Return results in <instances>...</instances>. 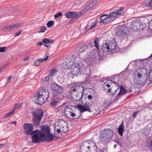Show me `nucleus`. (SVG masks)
Listing matches in <instances>:
<instances>
[{
    "instance_id": "1",
    "label": "nucleus",
    "mask_w": 152,
    "mask_h": 152,
    "mask_svg": "<svg viewBox=\"0 0 152 152\" xmlns=\"http://www.w3.org/2000/svg\"><path fill=\"white\" fill-rule=\"evenodd\" d=\"M41 127V129H38L37 132V135L36 137L34 143H37L42 140L51 142L53 140L54 138L56 137L51 133L49 126H43Z\"/></svg>"
},
{
    "instance_id": "2",
    "label": "nucleus",
    "mask_w": 152,
    "mask_h": 152,
    "mask_svg": "<svg viewBox=\"0 0 152 152\" xmlns=\"http://www.w3.org/2000/svg\"><path fill=\"white\" fill-rule=\"evenodd\" d=\"M34 124L31 123H25L24 124L23 129H24L23 133L29 135H31L32 141L31 143H35L36 137L37 136V132L38 129L33 130Z\"/></svg>"
},
{
    "instance_id": "3",
    "label": "nucleus",
    "mask_w": 152,
    "mask_h": 152,
    "mask_svg": "<svg viewBox=\"0 0 152 152\" xmlns=\"http://www.w3.org/2000/svg\"><path fill=\"white\" fill-rule=\"evenodd\" d=\"M100 141L103 144H106L108 141L111 140L113 136V130L110 129L105 128L101 132Z\"/></svg>"
},
{
    "instance_id": "4",
    "label": "nucleus",
    "mask_w": 152,
    "mask_h": 152,
    "mask_svg": "<svg viewBox=\"0 0 152 152\" xmlns=\"http://www.w3.org/2000/svg\"><path fill=\"white\" fill-rule=\"evenodd\" d=\"M44 113L43 110L41 109H37L33 112L32 121L34 126L35 127L39 125L43 117Z\"/></svg>"
},
{
    "instance_id": "5",
    "label": "nucleus",
    "mask_w": 152,
    "mask_h": 152,
    "mask_svg": "<svg viewBox=\"0 0 152 152\" xmlns=\"http://www.w3.org/2000/svg\"><path fill=\"white\" fill-rule=\"evenodd\" d=\"M129 30V28L127 26H119L116 29L115 35L118 37H126Z\"/></svg>"
},
{
    "instance_id": "6",
    "label": "nucleus",
    "mask_w": 152,
    "mask_h": 152,
    "mask_svg": "<svg viewBox=\"0 0 152 152\" xmlns=\"http://www.w3.org/2000/svg\"><path fill=\"white\" fill-rule=\"evenodd\" d=\"M50 88L54 97H56L63 92V87L55 82L52 83L50 85Z\"/></svg>"
},
{
    "instance_id": "7",
    "label": "nucleus",
    "mask_w": 152,
    "mask_h": 152,
    "mask_svg": "<svg viewBox=\"0 0 152 152\" xmlns=\"http://www.w3.org/2000/svg\"><path fill=\"white\" fill-rule=\"evenodd\" d=\"M102 53L100 52L99 48H94L88 53L86 58H93L94 56L95 57H98L99 60L101 61L103 58Z\"/></svg>"
},
{
    "instance_id": "8",
    "label": "nucleus",
    "mask_w": 152,
    "mask_h": 152,
    "mask_svg": "<svg viewBox=\"0 0 152 152\" xmlns=\"http://www.w3.org/2000/svg\"><path fill=\"white\" fill-rule=\"evenodd\" d=\"M36 96L34 97L35 98L34 99V102L39 105H42L47 100V99L44 98L40 94L37 93H36Z\"/></svg>"
},
{
    "instance_id": "9",
    "label": "nucleus",
    "mask_w": 152,
    "mask_h": 152,
    "mask_svg": "<svg viewBox=\"0 0 152 152\" xmlns=\"http://www.w3.org/2000/svg\"><path fill=\"white\" fill-rule=\"evenodd\" d=\"M120 90L119 92L117 94L115 97V101H118L121 97V96L127 93V90L122 85H120L119 87Z\"/></svg>"
},
{
    "instance_id": "10",
    "label": "nucleus",
    "mask_w": 152,
    "mask_h": 152,
    "mask_svg": "<svg viewBox=\"0 0 152 152\" xmlns=\"http://www.w3.org/2000/svg\"><path fill=\"white\" fill-rule=\"evenodd\" d=\"M139 21L137 18L134 19L131 21L130 25V29L134 31H137Z\"/></svg>"
},
{
    "instance_id": "11",
    "label": "nucleus",
    "mask_w": 152,
    "mask_h": 152,
    "mask_svg": "<svg viewBox=\"0 0 152 152\" xmlns=\"http://www.w3.org/2000/svg\"><path fill=\"white\" fill-rule=\"evenodd\" d=\"M87 142H88V146H91L92 148H90L89 149H87V152H97V146L91 140H87Z\"/></svg>"
},
{
    "instance_id": "12",
    "label": "nucleus",
    "mask_w": 152,
    "mask_h": 152,
    "mask_svg": "<svg viewBox=\"0 0 152 152\" xmlns=\"http://www.w3.org/2000/svg\"><path fill=\"white\" fill-rule=\"evenodd\" d=\"M80 87H81L83 89L82 90V91H78L76 92V94H75V100L76 102H78L80 100L82 101V98H83V94L84 93V91L85 90L84 87L83 86H80Z\"/></svg>"
},
{
    "instance_id": "13",
    "label": "nucleus",
    "mask_w": 152,
    "mask_h": 152,
    "mask_svg": "<svg viewBox=\"0 0 152 152\" xmlns=\"http://www.w3.org/2000/svg\"><path fill=\"white\" fill-rule=\"evenodd\" d=\"M119 88V86L118 84H117V86H113V85L112 86L108 89V91L107 92H111V93H110L109 95L113 96L115 94L116 91Z\"/></svg>"
},
{
    "instance_id": "14",
    "label": "nucleus",
    "mask_w": 152,
    "mask_h": 152,
    "mask_svg": "<svg viewBox=\"0 0 152 152\" xmlns=\"http://www.w3.org/2000/svg\"><path fill=\"white\" fill-rule=\"evenodd\" d=\"M84 106L82 105L81 104H79L77 105L76 107L80 111V112L83 113L85 111H88L89 112H91V110L89 108V106L87 105Z\"/></svg>"
},
{
    "instance_id": "15",
    "label": "nucleus",
    "mask_w": 152,
    "mask_h": 152,
    "mask_svg": "<svg viewBox=\"0 0 152 152\" xmlns=\"http://www.w3.org/2000/svg\"><path fill=\"white\" fill-rule=\"evenodd\" d=\"M76 109V108L74 106L66 107L65 111V114L66 117L69 118V116L71 115V113L74 112V110Z\"/></svg>"
},
{
    "instance_id": "16",
    "label": "nucleus",
    "mask_w": 152,
    "mask_h": 152,
    "mask_svg": "<svg viewBox=\"0 0 152 152\" xmlns=\"http://www.w3.org/2000/svg\"><path fill=\"white\" fill-rule=\"evenodd\" d=\"M37 93L39 94H40V95L42 96L44 98L46 99H47V100L48 99L49 95V92L48 88L45 89L42 88L41 90L39 91Z\"/></svg>"
},
{
    "instance_id": "17",
    "label": "nucleus",
    "mask_w": 152,
    "mask_h": 152,
    "mask_svg": "<svg viewBox=\"0 0 152 152\" xmlns=\"http://www.w3.org/2000/svg\"><path fill=\"white\" fill-rule=\"evenodd\" d=\"M94 2L92 1L86 5L85 7L81 11L80 15H83L88 10H90L94 6Z\"/></svg>"
},
{
    "instance_id": "18",
    "label": "nucleus",
    "mask_w": 152,
    "mask_h": 152,
    "mask_svg": "<svg viewBox=\"0 0 152 152\" xmlns=\"http://www.w3.org/2000/svg\"><path fill=\"white\" fill-rule=\"evenodd\" d=\"M82 145L80 146V152H87V149H89L90 148H92L91 146H88V142H84L82 143Z\"/></svg>"
},
{
    "instance_id": "19",
    "label": "nucleus",
    "mask_w": 152,
    "mask_h": 152,
    "mask_svg": "<svg viewBox=\"0 0 152 152\" xmlns=\"http://www.w3.org/2000/svg\"><path fill=\"white\" fill-rule=\"evenodd\" d=\"M110 81V80H107L103 85V90L106 92H107L108 89L113 85Z\"/></svg>"
},
{
    "instance_id": "20",
    "label": "nucleus",
    "mask_w": 152,
    "mask_h": 152,
    "mask_svg": "<svg viewBox=\"0 0 152 152\" xmlns=\"http://www.w3.org/2000/svg\"><path fill=\"white\" fill-rule=\"evenodd\" d=\"M77 65H78V67L79 68L80 72H81V74L83 75L86 74L87 69L84 65L82 63L80 62L77 63Z\"/></svg>"
},
{
    "instance_id": "21",
    "label": "nucleus",
    "mask_w": 152,
    "mask_h": 152,
    "mask_svg": "<svg viewBox=\"0 0 152 152\" xmlns=\"http://www.w3.org/2000/svg\"><path fill=\"white\" fill-rule=\"evenodd\" d=\"M98 60H99L98 57H95L94 56L93 58H86V61L88 65H92L96 62V61Z\"/></svg>"
},
{
    "instance_id": "22",
    "label": "nucleus",
    "mask_w": 152,
    "mask_h": 152,
    "mask_svg": "<svg viewBox=\"0 0 152 152\" xmlns=\"http://www.w3.org/2000/svg\"><path fill=\"white\" fill-rule=\"evenodd\" d=\"M42 41L44 44L45 47L48 48L49 46L47 45V44H51L53 43L54 41L55 40L50 39L47 38H44L42 40Z\"/></svg>"
},
{
    "instance_id": "23",
    "label": "nucleus",
    "mask_w": 152,
    "mask_h": 152,
    "mask_svg": "<svg viewBox=\"0 0 152 152\" xmlns=\"http://www.w3.org/2000/svg\"><path fill=\"white\" fill-rule=\"evenodd\" d=\"M49 57L48 56H47L46 58L44 59L43 58H41L39 59H37L34 63V65L36 66H38L41 64L43 61H46L47 60Z\"/></svg>"
},
{
    "instance_id": "24",
    "label": "nucleus",
    "mask_w": 152,
    "mask_h": 152,
    "mask_svg": "<svg viewBox=\"0 0 152 152\" xmlns=\"http://www.w3.org/2000/svg\"><path fill=\"white\" fill-rule=\"evenodd\" d=\"M123 121L121 124L120 125L118 130V132L121 136L123 135V132L124 131V125H123Z\"/></svg>"
},
{
    "instance_id": "25",
    "label": "nucleus",
    "mask_w": 152,
    "mask_h": 152,
    "mask_svg": "<svg viewBox=\"0 0 152 152\" xmlns=\"http://www.w3.org/2000/svg\"><path fill=\"white\" fill-rule=\"evenodd\" d=\"M71 115L69 116V118L70 119L72 120L77 119L80 118L81 114L80 112L76 114H75L74 112L71 113Z\"/></svg>"
},
{
    "instance_id": "26",
    "label": "nucleus",
    "mask_w": 152,
    "mask_h": 152,
    "mask_svg": "<svg viewBox=\"0 0 152 152\" xmlns=\"http://www.w3.org/2000/svg\"><path fill=\"white\" fill-rule=\"evenodd\" d=\"M66 104V102H64L61 105L59 106L57 109V111L61 113H65L66 107L65 105Z\"/></svg>"
},
{
    "instance_id": "27",
    "label": "nucleus",
    "mask_w": 152,
    "mask_h": 152,
    "mask_svg": "<svg viewBox=\"0 0 152 152\" xmlns=\"http://www.w3.org/2000/svg\"><path fill=\"white\" fill-rule=\"evenodd\" d=\"M78 14L75 12H68L66 13L65 15L67 18H70Z\"/></svg>"
},
{
    "instance_id": "28",
    "label": "nucleus",
    "mask_w": 152,
    "mask_h": 152,
    "mask_svg": "<svg viewBox=\"0 0 152 152\" xmlns=\"http://www.w3.org/2000/svg\"><path fill=\"white\" fill-rule=\"evenodd\" d=\"M72 72L73 73V74L75 76H77L81 74V72H80L77 65L76 66V67L72 70Z\"/></svg>"
},
{
    "instance_id": "29",
    "label": "nucleus",
    "mask_w": 152,
    "mask_h": 152,
    "mask_svg": "<svg viewBox=\"0 0 152 152\" xmlns=\"http://www.w3.org/2000/svg\"><path fill=\"white\" fill-rule=\"evenodd\" d=\"M19 26L18 24H15L10 26H7L4 28V31L9 30L12 29H13L14 28L18 27Z\"/></svg>"
},
{
    "instance_id": "30",
    "label": "nucleus",
    "mask_w": 152,
    "mask_h": 152,
    "mask_svg": "<svg viewBox=\"0 0 152 152\" xmlns=\"http://www.w3.org/2000/svg\"><path fill=\"white\" fill-rule=\"evenodd\" d=\"M80 14H78L75 16H73V17L70 18L69 21V23H72L75 21L78 18L82 15H80Z\"/></svg>"
},
{
    "instance_id": "31",
    "label": "nucleus",
    "mask_w": 152,
    "mask_h": 152,
    "mask_svg": "<svg viewBox=\"0 0 152 152\" xmlns=\"http://www.w3.org/2000/svg\"><path fill=\"white\" fill-rule=\"evenodd\" d=\"M100 48V49H106L107 50V51L108 53L110 52L111 51H114L112 53H114L115 52H118L119 51H120V48Z\"/></svg>"
},
{
    "instance_id": "32",
    "label": "nucleus",
    "mask_w": 152,
    "mask_h": 152,
    "mask_svg": "<svg viewBox=\"0 0 152 152\" xmlns=\"http://www.w3.org/2000/svg\"><path fill=\"white\" fill-rule=\"evenodd\" d=\"M139 19V21L142 23L144 24H145L147 23H149V21L147 20L145 17H140L137 18Z\"/></svg>"
},
{
    "instance_id": "33",
    "label": "nucleus",
    "mask_w": 152,
    "mask_h": 152,
    "mask_svg": "<svg viewBox=\"0 0 152 152\" xmlns=\"http://www.w3.org/2000/svg\"><path fill=\"white\" fill-rule=\"evenodd\" d=\"M139 23L137 31H142V29L145 28L146 27V25L145 24L141 22V21L139 22Z\"/></svg>"
},
{
    "instance_id": "34",
    "label": "nucleus",
    "mask_w": 152,
    "mask_h": 152,
    "mask_svg": "<svg viewBox=\"0 0 152 152\" xmlns=\"http://www.w3.org/2000/svg\"><path fill=\"white\" fill-rule=\"evenodd\" d=\"M108 42H109L110 46L111 48H116V42L114 39H113L111 40H110Z\"/></svg>"
},
{
    "instance_id": "35",
    "label": "nucleus",
    "mask_w": 152,
    "mask_h": 152,
    "mask_svg": "<svg viewBox=\"0 0 152 152\" xmlns=\"http://www.w3.org/2000/svg\"><path fill=\"white\" fill-rule=\"evenodd\" d=\"M113 20L110 17H108L107 18L105 19L104 21L100 20L99 22L100 23H102L104 24H106L109 23L110 22L113 21Z\"/></svg>"
},
{
    "instance_id": "36",
    "label": "nucleus",
    "mask_w": 152,
    "mask_h": 152,
    "mask_svg": "<svg viewBox=\"0 0 152 152\" xmlns=\"http://www.w3.org/2000/svg\"><path fill=\"white\" fill-rule=\"evenodd\" d=\"M58 72L57 69H51L50 71V74L49 76L52 77L55 75Z\"/></svg>"
},
{
    "instance_id": "37",
    "label": "nucleus",
    "mask_w": 152,
    "mask_h": 152,
    "mask_svg": "<svg viewBox=\"0 0 152 152\" xmlns=\"http://www.w3.org/2000/svg\"><path fill=\"white\" fill-rule=\"evenodd\" d=\"M97 20H96L95 22H93L91 24L90 27L87 29V31L91 30L95 28L97 24Z\"/></svg>"
},
{
    "instance_id": "38",
    "label": "nucleus",
    "mask_w": 152,
    "mask_h": 152,
    "mask_svg": "<svg viewBox=\"0 0 152 152\" xmlns=\"http://www.w3.org/2000/svg\"><path fill=\"white\" fill-rule=\"evenodd\" d=\"M90 76L89 75H88L87 77L85 80L83 81V83L84 84H90L91 82V81L90 80Z\"/></svg>"
},
{
    "instance_id": "39",
    "label": "nucleus",
    "mask_w": 152,
    "mask_h": 152,
    "mask_svg": "<svg viewBox=\"0 0 152 152\" xmlns=\"http://www.w3.org/2000/svg\"><path fill=\"white\" fill-rule=\"evenodd\" d=\"M101 39L100 38H96L94 41V46L96 48H99V42Z\"/></svg>"
},
{
    "instance_id": "40",
    "label": "nucleus",
    "mask_w": 152,
    "mask_h": 152,
    "mask_svg": "<svg viewBox=\"0 0 152 152\" xmlns=\"http://www.w3.org/2000/svg\"><path fill=\"white\" fill-rule=\"evenodd\" d=\"M124 7H121L120 9L115 10L118 15H120L122 14L124 12L123 9Z\"/></svg>"
},
{
    "instance_id": "41",
    "label": "nucleus",
    "mask_w": 152,
    "mask_h": 152,
    "mask_svg": "<svg viewBox=\"0 0 152 152\" xmlns=\"http://www.w3.org/2000/svg\"><path fill=\"white\" fill-rule=\"evenodd\" d=\"M15 110V109H14L12 111L6 113L4 116V118H6L10 116L13 113Z\"/></svg>"
},
{
    "instance_id": "42",
    "label": "nucleus",
    "mask_w": 152,
    "mask_h": 152,
    "mask_svg": "<svg viewBox=\"0 0 152 152\" xmlns=\"http://www.w3.org/2000/svg\"><path fill=\"white\" fill-rule=\"evenodd\" d=\"M108 17H110L109 15L107 14H104L102 15L100 17V20L104 21Z\"/></svg>"
},
{
    "instance_id": "43",
    "label": "nucleus",
    "mask_w": 152,
    "mask_h": 152,
    "mask_svg": "<svg viewBox=\"0 0 152 152\" xmlns=\"http://www.w3.org/2000/svg\"><path fill=\"white\" fill-rule=\"evenodd\" d=\"M62 67L65 70H68L69 69V64H67L66 62H64L62 64Z\"/></svg>"
},
{
    "instance_id": "44",
    "label": "nucleus",
    "mask_w": 152,
    "mask_h": 152,
    "mask_svg": "<svg viewBox=\"0 0 152 152\" xmlns=\"http://www.w3.org/2000/svg\"><path fill=\"white\" fill-rule=\"evenodd\" d=\"M114 141L116 143L121 147H122V145L121 139L118 138L115 140H114Z\"/></svg>"
},
{
    "instance_id": "45",
    "label": "nucleus",
    "mask_w": 152,
    "mask_h": 152,
    "mask_svg": "<svg viewBox=\"0 0 152 152\" xmlns=\"http://www.w3.org/2000/svg\"><path fill=\"white\" fill-rule=\"evenodd\" d=\"M78 89V87L75 86V87H72L69 90L70 92L72 94L73 92H75V91Z\"/></svg>"
},
{
    "instance_id": "46",
    "label": "nucleus",
    "mask_w": 152,
    "mask_h": 152,
    "mask_svg": "<svg viewBox=\"0 0 152 152\" xmlns=\"http://www.w3.org/2000/svg\"><path fill=\"white\" fill-rule=\"evenodd\" d=\"M117 15H118L116 12V11L115 10L114 11L111 12L109 15V16L110 17V18H115Z\"/></svg>"
},
{
    "instance_id": "47",
    "label": "nucleus",
    "mask_w": 152,
    "mask_h": 152,
    "mask_svg": "<svg viewBox=\"0 0 152 152\" xmlns=\"http://www.w3.org/2000/svg\"><path fill=\"white\" fill-rule=\"evenodd\" d=\"M88 91L89 93V95H93L94 96L96 94L95 91L93 89L89 88Z\"/></svg>"
},
{
    "instance_id": "48",
    "label": "nucleus",
    "mask_w": 152,
    "mask_h": 152,
    "mask_svg": "<svg viewBox=\"0 0 152 152\" xmlns=\"http://www.w3.org/2000/svg\"><path fill=\"white\" fill-rule=\"evenodd\" d=\"M58 104L57 102L54 99H52L51 100L50 103V105L53 106H55Z\"/></svg>"
},
{
    "instance_id": "49",
    "label": "nucleus",
    "mask_w": 152,
    "mask_h": 152,
    "mask_svg": "<svg viewBox=\"0 0 152 152\" xmlns=\"http://www.w3.org/2000/svg\"><path fill=\"white\" fill-rule=\"evenodd\" d=\"M54 24V22L53 20H50L48 22L47 25L48 27H50L53 26Z\"/></svg>"
},
{
    "instance_id": "50",
    "label": "nucleus",
    "mask_w": 152,
    "mask_h": 152,
    "mask_svg": "<svg viewBox=\"0 0 152 152\" xmlns=\"http://www.w3.org/2000/svg\"><path fill=\"white\" fill-rule=\"evenodd\" d=\"M110 47L109 42H105L103 43L101 48H110Z\"/></svg>"
},
{
    "instance_id": "51",
    "label": "nucleus",
    "mask_w": 152,
    "mask_h": 152,
    "mask_svg": "<svg viewBox=\"0 0 152 152\" xmlns=\"http://www.w3.org/2000/svg\"><path fill=\"white\" fill-rule=\"evenodd\" d=\"M46 28L45 26H42L41 27L40 31H39V33H41L44 32L46 30Z\"/></svg>"
},
{
    "instance_id": "52",
    "label": "nucleus",
    "mask_w": 152,
    "mask_h": 152,
    "mask_svg": "<svg viewBox=\"0 0 152 152\" xmlns=\"http://www.w3.org/2000/svg\"><path fill=\"white\" fill-rule=\"evenodd\" d=\"M150 23L152 20V15H148L145 16Z\"/></svg>"
},
{
    "instance_id": "53",
    "label": "nucleus",
    "mask_w": 152,
    "mask_h": 152,
    "mask_svg": "<svg viewBox=\"0 0 152 152\" xmlns=\"http://www.w3.org/2000/svg\"><path fill=\"white\" fill-rule=\"evenodd\" d=\"M22 105V103H19L15 104L14 105L15 108L18 109Z\"/></svg>"
},
{
    "instance_id": "54",
    "label": "nucleus",
    "mask_w": 152,
    "mask_h": 152,
    "mask_svg": "<svg viewBox=\"0 0 152 152\" xmlns=\"http://www.w3.org/2000/svg\"><path fill=\"white\" fill-rule=\"evenodd\" d=\"M62 14L61 12H59L56 14L54 15V18H58L59 16L62 15Z\"/></svg>"
},
{
    "instance_id": "55",
    "label": "nucleus",
    "mask_w": 152,
    "mask_h": 152,
    "mask_svg": "<svg viewBox=\"0 0 152 152\" xmlns=\"http://www.w3.org/2000/svg\"><path fill=\"white\" fill-rule=\"evenodd\" d=\"M50 78L49 76H47L44 78L43 80V82L46 83L50 80Z\"/></svg>"
},
{
    "instance_id": "56",
    "label": "nucleus",
    "mask_w": 152,
    "mask_h": 152,
    "mask_svg": "<svg viewBox=\"0 0 152 152\" xmlns=\"http://www.w3.org/2000/svg\"><path fill=\"white\" fill-rule=\"evenodd\" d=\"M143 79L144 80V81L143 82H142V83H143V84L146 83L148 80L147 77L145 76V77H143Z\"/></svg>"
},
{
    "instance_id": "57",
    "label": "nucleus",
    "mask_w": 152,
    "mask_h": 152,
    "mask_svg": "<svg viewBox=\"0 0 152 152\" xmlns=\"http://www.w3.org/2000/svg\"><path fill=\"white\" fill-rule=\"evenodd\" d=\"M101 49V50H102V51H101L100 50V52H101L102 53V56L103 55V53L102 52H104V53H108L107 50L106 49Z\"/></svg>"
},
{
    "instance_id": "58",
    "label": "nucleus",
    "mask_w": 152,
    "mask_h": 152,
    "mask_svg": "<svg viewBox=\"0 0 152 152\" xmlns=\"http://www.w3.org/2000/svg\"><path fill=\"white\" fill-rule=\"evenodd\" d=\"M7 50V48H0V52H4Z\"/></svg>"
},
{
    "instance_id": "59",
    "label": "nucleus",
    "mask_w": 152,
    "mask_h": 152,
    "mask_svg": "<svg viewBox=\"0 0 152 152\" xmlns=\"http://www.w3.org/2000/svg\"><path fill=\"white\" fill-rule=\"evenodd\" d=\"M21 33V31L16 32L14 34V36L15 37H17V36H18Z\"/></svg>"
},
{
    "instance_id": "60",
    "label": "nucleus",
    "mask_w": 152,
    "mask_h": 152,
    "mask_svg": "<svg viewBox=\"0 0 152 152\" xmlns=\"http://www.w3.org/2000/svg\"><path fill=\"white\" fill-rule=\"evenodd\" d=\"M138 111H137L134 112L133 114L132 115V117L134 118H135V117L137 116V114L138 113Z\"/></svg>"
},
{
    "instance_id": "61",
    "label": "nucleus",
    "mask_w": 152,
    "mask_h": 152,
    "mask_svg": "<svg viewBox=\"0 0 152 152\" xmlns=\"http://www.w3.org/2000/svg\"><path fill=\"white\" fill-rule=\"evenodd\" d=\"M94 96H93V95L89 94L88 96V98L89 100H91L92 99L93 97Z\"/></svg>"
},
{
    "instance_id": "62",
    "label": "nucleus",
    "mask_w": 152,
    "mask_h": 152,
    "mask_svg": "<svg viewBox=\"0 0 152 152\" xmlns=\"http://www.w3.org/2000/svg\"><path fill=\"white\" fill-rule=\"evenodd\" d=\"M148 27L149 29H151V31H152V20L150 23Z\"/></svg>"
},
{
    "instance_id": "63",
    "label": "nucleus",
    "mask_w": 152,
    "mask_h": 152,
    "mask_svg": "<svg viewBox=\"0 0 152 152\" xmlns=\"http://www.w3.org/2000/svg\"><path fill=\"white\" fill-rule=\"evenodd\" d=\"M149 148L150 150H152V140H151L149 143Z\"/></svg>"
},
{
    "instance_id": "64",
    "label": "nucleus",
    "mask_w": 152,
    "mask_h": 152,
    "mask_svg": "<svg viewBox=\"0 0 152 152\" xmlns=\"http://www.w3.org/2000/svg\"><path fill=\"white\" fill-rule=\"evenodd\" d=\"M148 5L149 6L152 8V0H151L149 3Z\"/></svg>"
}]
</instances>
